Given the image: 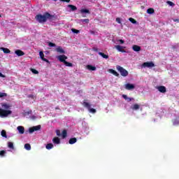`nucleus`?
<instances>
[{"mask_svg": "<svg viewBox=\"0 0 179 179\" xmlns=\"http://www.w3.org/2000/svg\"><path fill=\"white\" fill-rule=\"evenodd\" d=\"M144 68H153L155 66V63L153 62H147L143 64Z\"/></svg>", "mask_w": 179, "mask_h": 179, "instance_id": "obj_7", "label": "nucleus"}, {"mask_svg": "<svg viewBox=\"0 0 179 179\" xmlns=\"http://www.w3.org/2000/svg\"><path fill=\"white\" fill-rule=\"evenodd\" d=\"M80 22H82L83 23H89V19H82L80 20Z\"/></svg>", "mask_w": 179, "mask_h": 179, "instance_id": "obj_39", "label": "nucleus"}, {"mask_svg": "<svg viewBox=\"0 0 179 179\" xmlns=\"http://www.w3.org/2000/svg\"><path fill=\"white\" fill-rule=\"evenodd\" d=\"M2 108H0V117L1 118H6V117L12 114V110H10V106L6 103H1Z\"/></svg>", "mask_w": 179, "mask_h": 179, "instance_id": "obj_1", "label": "nucleus"}, {"mask_svg": "<svg viewBox=\"0 0 179 179\" xmlns=\"http://www.w3.org/2000/svg\"><path fill=\"white\" fill-rule=\"evenodd\" d=\"M68 8H70L71 10H72V12H74V10H77L78 8H76V6L72 5V4H69L68 5Z\"/></svg>", "mask_w": 179, "mask_h": 179, "instance_id": "obj_20", "label": "nucleus"}, {"mask_svg": "<svg viewBox=\"0 0 179 179\" xmlns=\"http://www.w3.org/2000/svg\"><path fill=\"white\" fill-rule=\"evenodd\" d=\"M1 135L3 136V138H8V136L6 135V131L5 130L1 131Z\"/></svg>", "mask_w": 179, "mask_h": 179, "instance_id": "obj_31", "label": "nucleus"}, {"mask_svg": "<svg viewBox=\"0 0 179 179\" xmlns=\"http://www.w3.org/2000/svg\"><path fill=\"white\" fill-rule=\"evenodd\" d=\"M57 59L60 62H63V64H64L66 62V59H68V57H66V55H62L57 56Z\"/></svg>", "mask_w": 179, "mask_h": 179, "instance_id": "obj_5", "label": "nucleus"}, {"mask_svg": "<svg viewBox=\"0 0 179 179\" xmlns=\"http://www.w3.org/2000/svg\"><path fill=\"white\" fill-rule=\"evenodd\" d=\"M64 64V65H65L66 66H70V67L73 66V64L72 63L68 62H66V61Z\"/></svg>", "mask_w": 179, "mask_h": 179, "instance_id": "obj_34", "label": "nucleus"}, {"mask_svg": "<svg viewBox=\"0 0 179 179\" xmlns=\"http://www.w3.org/2000/svg\"><path fill=\"white\" fill-rule=\"evenodd\" d=\"M66 135H68L66 130H63L62 131V138L63 139H65L66 138Z\"/></svg>", "mask_w": 179, "mask_h": 179, "instance_id": "obj_33", "label": "nucleus"}, {"mask_svg": "<svg viewBox=\"0 0 179 179\" xmlns=\"http://www.w3.org/2000/svg\"><path fill=\"white\" fill-rule=\"evenodd\" d=\"M8 146L10 149H12L13 150L15 149V147L13 146V143L12 142H8Z\"/></svg>", "mask_w": 179, "mask_h": 179, "instance_id": "obj_29", "label": "nucleus"}, {"mask_svg": "<svg viewBox=\"0 0 179 179\" xmlns=\"http://www.w3.org/2000/svg\"><path fill=\"white\" fill-rule=\"evenodd\" d=\"M33 111L32 110H29L27 112H24V115H30V114H32Z\"/></svg>", "mask_w": 179, "mask_h": 179, "instance_id": "obj_40", "label": "nucleus"}, {"mask_svg": "<svg viewBox=\"0 0 179 179\" xmlns=\"http://www.w3.org/2000/svg\"><path fill=\"white\" fill-rule=\"evenodd\" d=\"M110 73H113V75H114L115 76H117V78L118 76H120V73H118L115 70L110 69Z\"/></svg>", "mask_w": 179, "mask_h": 179, "instance_id": "obj_23", "label": "nucleus"}, {"mask_svg": "<svg viewBox=\"0 0 179 179\" xmlns=\"http://www.w3.org/2000/svg\"><path fill=\"white\" fill-rule=\"evenodd\" d=\"M173 22H177L178 23H179V19H173Z\"/></svg>", "mask_w": 179, "mask_h": 179, "instance_id": "obj_47", "label": "nucleus"}, {"mask_svg": "<svg viewBox=\"0 0 179 179\" xmlns=\"http://www.w3.org/2000/svg\"><path fill=\"white\" fill-rule=\"evenodd\" d=\"M1 50H2L4 54H10V50L6 48H1Z\"/></svg>", "mask_w": 179, "mask_h": 179, "instance_id": "obj_22", "label": "nucleus"}, {"mask_svg": "<svg viewBox=\"0 0 179 179\" xmlns=\"http://www.w3.org/2000/svg\"><path fill=\"white\" fill-rule=\"evenodd\" d=\"M62 1V2H67L69 3V2H71V0H60Z\"/></svg>", "mask_w": 179, "mask_h": 179, "instance_id": "obj_45", "label": "nucleus"}, {"mask_svg": "<svg viewBox=\"0 0 179 179\" xmlns=\"http://www.w3.org/2000/svg\"><path fill=\"white\" fill-rule=\"evenodd\" d=\"M115 48L117 49V50L120 51V52H125V50H124V48H125V47H124V46L116 45Z\"/></svg>", "mask_w": 179, "mask_h": 179, "instance_id": "obj_14", "label": "nucleus"}, {"mask_svg": "<svg viewBox=\"0 0 179 179\" xmlns=\"http://www.w3.org/2000/svg\"><path fill=\"white\" fill-rule=\"evenodd\" d=\"M83 17H86V15H83Z\"/></svg>", "mask_w": 179, "mask_h": 179, "instance_id": "obj_51", "label": "nucleus"}, {"mask_svg": "<svg viewBox=\"0 0 179 179\" xmlns=\"http://www.w3.org/2000/svg\"><path fill=\"white\" fill-rule=\"evenodd\" d=\"M56 51L57 52H59V54H65V50H64L61 47L57 48Z\"/></svg>", "mask_w": 179, "mask_h": 179, "instance_id": "obj_19", "label": "nucleus"}, {"mask_svg": "<svg viewBox=\"0 0 179 179\" xmlns=\"http://www.w3.org/2000/svg\"><path fill=\"white\" fill-rule=\"evenodd\" d=\"M56 134H57V136H61V131L56 130Z\"/></svg>", "mask_w": 179, "mask_h": 179, "instance_id": "obj_42", "label": "nucleus"}, {"mask_svg": "<svg viewBox=\"0 0 179 179\" xmlns=\"http://www.w3.org/2000/svg\"><path fill=\"white\" fill-rule=\"evenodd\" d=\"M39 55H40L41 59H42V61H44L45 62H50V61H48V59L44 57V52L43 51H41L39 52Z\"/></svg>", "mask_w": 179, "mask_h": 179, "instance_id": "obj_10", "label": "nucleus"}, {"mask_svg": "<svg viewBox=\"0 0 179 179\" xmlns=\"http://www.w3.org/2000/svg\"><path fill=\"white\" fill-rule=\"evenodd\" d=\"M29 97H31V99H33V97H34V96L33 94H30V95H29Z\"/></svg>", "mask_w": 179, "mask_h": 179, "instance_id": "obj_49", "label": "nucleus"}, {"mask_svg": "<svg viewBox=\"0 0 179 179\" xmlns=\"http://www.w3.org/2000/svg\"><path fill=\"white\" fill-rule=\"evenodd\" d=\"M50 47H55V45H50Z\"/></svg>", "mask_w": 179, "mask_h": 179, "instance_id": "obj_54", "label": "nucleus"}, {"mask_svg": "<svg viewBox=\"0 0 179 179\" xmlns=\"http://www.w3.org/2000/svg\"><path fill=\"white\" fill-rule=\"evenodd\" d=\"M52 142L53 143H55V145H59V143H61V140L59 139V138L58 137H55L52 139Z\"/></svg>", "mask_w": 179, "mask_h": 179, "instance_id": "obj_13", "label": "nucleus"}, {"mask_svg": "<svg viewBox=\"0 0 179 179\" xmlns=\"http://www.w3.org/2000/svg\"><path fill=\"white\" fill-rule=\"evenodd\" d=\"M116 22L119 23V24H121V18L117 17L116 18Z\"/></svg>", "mask_w": 179, "mask_h": 179, "instance_id": "obj_43", "label": "nucleus"}, {"mask_svg": "<svg viewBox=\"0 0 179 179\" xmlns=\"http://www.w3.org/2000/svg\"><path fill=\"white\" fill-rule=\"evenodd\" d=\"M132 48L134 51H136V52L141 51V46L139 45H133Z\"/></svg>", "mask_w": 179, "mask_h": 179, "instance_id": "obj_21", "label": "nucleus"}, {"mask_svg": "<svg viewBox=\"0 0 179 179\" xmlns=\"http://www.w3.org/2000/svg\"><path fill=\"white\" fill-rule=\"evenodd\" d=\"M92 51H95V52H99V48H93Z\"/></svg>", "mask_w": 179, "mask_h": 179, "instance_id": "obj_44", "label": "nucleus"}, {"mask_svg": "<svg viewBox=\"0 0 179 179\" xmlns=\"http://www.w3.org/2000/svg\"><path fill=\"white\" fill-rule=\"evenodd\" d=\"M92 34H93L94 32L93 31H91Z\"/></svg>", "mask_w": 179, "mask_h": 179, "instance_id": "obj_52", "label": "nucleus"}, {"mask_svg": "<svg viewBox=\"0 0 179 179\" xmlns=\"http://www.w3.org/2000/svg\"><path fill=\"white\" fill-rule=\"evenodd\" d=\"M8 96V94L3 93V92H0V98L2 99V97H6Z\"/></svg>", "mask_w": 179, "mask_h": 179, "instance_id": "obj_38", "label": "nucleus"}, {"mask_svg": "<svg viewBox=\"0 0 179 179\" xmlns=\"http://www.w3.org/2000/svg\"><path fill=\"white\" fill-rule=\"evenodd\" d=\"M0 78H5V75L2 74V73H0Z\"/></svg>", "mask_w": 179, "mask_h": 179, "instance_id": "obj_46", "label": "nucleus"}, {"mask_svg": "<svg viewBox=\"0 0 179 179\" xmlns=\"http://www.w3.org/2000/svg\"><path fill=\"white\" fill-rule=\"evenodd\" d=\"M24 148L27 150H31V145H30V144L29 143H26L24 145Z\"/></svg>", "mask_w": 179, "mask_h": 179, "instance_id": "obj_30", "label": "nucleus"}, {"mask_svg": "<svg viewBox=\"0 0 179 179\" xmlns=\"http://www.w3.org/2000/svg\"><path fill=\"white\" fill-rule=\"evenodd\" d=\"M17 129L19 132V134H20L21 135H23V134H24V127L22 126H18L17 127Z\"/></svg>", "mask_w": 179, "mask_h": 179, "instance_id": "obj_11", "label": "nucleus"}, {"mask_svg": "<svg viewBox=\"0 0 179 179\" xmlns=\"http://www.w3.org/2000/svg\"><path fill=\"white\" fill-rule=\"evenodd\" d=\"M147 13H148L149 15H153V13H155V9H153V8H148L147 10Z\"/></svg>", "mask_w": 179, "mask_h": 179, "instance_id": "obj_27", "label": "nucleus"}, {"mask_svg": "<svg viewBox=\"0 0 179 179\" xmlns=\"http://www.w3.org/2000/svg\"><path fill=\"white\" fill-rule=\"evenodd\" d=\"M50 17H51V15L48 13H45L43 15H37L36 16V19L39 23H44L47 22V19H50Z\"/></svg>", "mask_w": 179, "mask_h": 179, "instance_id": "obj_2", "label": "nucleus"}, {"mask_svg": "<svg viewBox=\"0 0 179 179\" xmlns=\"http://www.w3.org/2000/svg\"><path fill=\"white\" fill-rule=\"evenodd\" d=\"M53 1H55V2H57L58 0H53Z\"/></svg>", "mask_w": 179, "mask_h": 179, "instance_id": "obj_53", "label": "nucleus"}, {"mask_svg": "<svg viewBox=\"0 0 179 179\" xmlns=\"http://www.w3.org/2000/svg\"><path fill=\"white\" fill-rule=\"evenodd\" d=\"M86 68L88 69V71H96V66L90 64L87 65Z\"/></svg>", "mask_w": 179, "mask_h": 179, "instance_id": "obj_16", "label": "nucleus"}, {"mask_svg": "<svg viewBox=\"0 0 179 179\" xmlns=\"http://www.w3.org/2000/svg\"><path fill=\"white\" fill-rule=\"evenodd\" d=\"M52 148H54V145L52 143H48L46 145V149H48V150H50V149H52Z\"/></svg>", "mask_w": 179, "mask_h": 179, "instance_id": "obj_28", "label": "nucleus"}, {"mask_svg": "<svg viewBox=\"0 0 179 179\" xmlns=\"http://www.w3.org/2000/svg\"><path fill=\"white\" fill-rule=\"evenodd\" d=\"M131 110H139V104L135 103L131 106Z\"/></svg>", "mask_w": 179, "mask_h": 179, "instance_id": "obj_24", "label": "nucleus"}, {"mask_svg": "<svg viewBox=\"0 0 179 179\" xmlns=\"http://www.w3.org/2000/svg\"><path fill=\"white\" fill-rule=\"evenodd\" d=\"M48 45H55V44H54L52 43H49Z\"/></svg>", "mask_w": 179, "mask_h": 179, "instance_id": "obj_48", "label": "nucleus"}, {"mask_svg": "<svg viewBox=\"0 0 179 179\" xmlns=\"http://www.w3.org/2000/svg\"><path fill=\"white\" fill-rule=\"evenodd\" d=\"M115 44H118V45L124 44V40H122V39H116L115 41Z\"/></svg>", "mask_w": 179, "mask_h": 179, "instance_id": "obj_25", "label": "nucleus"}, {"mask_svg": "<svg viewBox=\"0 0 179 179\" xmlns=\"http://www.w3.org/2000/svg\"><path fill=\"white\" fill-rule=\"evenodd\" d=\"M99 55H100L101 57H102V58H104V59H108V55H106L103 52H99Z\"/></svg>", "mask_w": 179, "mask_h": 179, "instance_id": "obj_17", "label": "nucleus"}, {"mask_svg": "<svg viewBox=\"0 0 179 179\" xmlns=\"http://www.w3.org/2000/svg\"><path fill=\"white\" fill-rule=\"evenodd\" d=\"M15 54L17 55V57H23V55H24V52L21 50H17L15 51Z\"/></svg>", "mask_w": 179, "mask_h": 179, "instance_id": "obj_9", "label": "nucleus"}, {"mask_svg": "<svg viewBox=\"0 0 179 179\" xmlns=\"http://www.w3.org/2000/svg\"><path fill=\"white\" fill-rule=\"evenodd\" d=\"M83 106L84 107H85V108H87L90 111V113H92V114H94L96 113V109L94 108H91L92 105H90V103H89L88 102H86V101H84L83 102Z\"/></svg>", "mask_w": 179, "mask_h": 179, "instance_id": "obj_4", "label": "nucleus"}, {"mask_svg": "<svg viewBox=\"0 0 179 179\" xmlns=\"http://www.w3.org/2000/svg\"><path fill=\"white\" fill-rule=\"evenodd\" d=\"M31 71L32 72V73H34V75H38V71L34 69H31Z\"/></svg>", "mask_w": 179, "mask_h": 179, "instance_id": "obj_36", "label": "nucleus"}, {"mask_svg": "<svg viewBox=\"0 0 179 179\" xmlns=\"http://www.w3.org/2000/svg\"><path fill=\"white\" fill-rule=\"evenodd\" d=\"M116 69L120 72L121 76H123L124 78L128 76V71H127L125 69H124L122 66L117 65L116 66Z\"/></svg>", "mask_w": 179, "mask_h": 179, "instance_id": "obj_3", "label": "nucleus"}, {"mask_svg": "<svg viewBox=\"0 0 179 179\" xmlns=\"http://www.w3.org/2000/svg\"><path fill=\"white\" fill-rule=\"evenodd\" d=\"M5 155H6V151H5V150L0 151V156L1 157H3V156H5Z\"/></svg>", "mask_w": 179, "mask_h": 179, "instance_id": "obj_37", "label": "nucleus"}, {"mask_svg": "<svg viewBox=\"0 0 179 179\" xmlns=\"http://www.w3.org/2000/svg\"><path fill=\"white\" fill-rule=\"evenodd\" d=\"M124 88L126 90H134V89H135V85L134 84L127 83L124 85Z\"/></svg>", "mask_w": 179, "mask_h": 179, "instance_id": "obj_8", "label": "nucleus"}, {"mask_svg": "<svg viewBox=\"0 0 179 179\" xmlns=\"http://www.w3.org/2000/svg\"><path fill=\"white\" fill-rule=\"evenodd\" d=\"M1 15H0V17H1Z\"/></svg>", "mask_w": 179, "mask_h": 179, "instance_id": "obj_55", "label": "nucleus"}, {"mask_svg": "<svg viewBox=\"0 0 179 179\" xmlns=\"http://www.w3.org/2000/svg\"><path fill=\"white\" fill-rule=\"evenodd\" d=\"M40 129H41V125H37L29 128V134H33L34 131H40Z\"/></svg>", "mask_w": 179, "mask_h": 179, "instance_id": "obj_6", "label": "nucleus"}, {"mask_svg": "<svg viewBox=\"0 0 179 179\" xmlns=\"http://www.w3.org/2000/svg\"><path fill=\"white\" fill-rule=\"evenodd\" d=\"M80 13L83 15V13H88L90 14V11L87 9L83 8L80 10Z\"/></svg>", "mask_w": 179, "mask_h": 179, "instance_id": "obj_26", "label": "nucleus"}, {"mask_svg": "<svg viewBox=\"0 0 179 179\" xmlns=\"http://www.w3.org/2000/svg\"><path fill=\"white\" fill-rule=\"evenodd\" d=\"M157 89L160 92V93H166V87L164 86H159Z\"/></svg>", "mask_w": 179, "mask_h": 179, "instance_id": "obj_12", "label": "nucleus"}, {"mask_svg": "<svg viewBox=\"0 0 179 179\" xmlns=\"http://www.w3.org/2000/svg\"><path fill=\"white\" fill-rule=\"evenodd\" d=\"M166 3H168V5H170V6H174V3H173L172 1H168Z\"/></svg>", "mask_w": 179, "mask_h": 179, "instance_id": "obj_41", "label": "nucleus"}, {"mask_svg": "<svg viewBox=\"0 0 179 179\" xmlns=\"http://www.w3.org/2000/svg\"><path fill=\"white\" fill-rule=\"evenodd\" d=\"M76 142H78V139L75 137L70 138L69 141L70 145H73V143H76Z\"/></svg>", "mask_w": 179, "mask_h": 179, "instance_id": "obj_15", "label": "nucleus"}, {"mask_svg": "<svg viewBox=\"0 0 179 179\" xmlns=\"http://www.w3.org/2000/svg\"><path fill=\"white\" fill-rule=\"evenodd\" d=\"M71 31L73 32V33H74L75 34H79V33H80V31H79V30H78V29H71Z\"/></svg>", "mask_w": 179, "mask_h": 179, "instance_id": "obj_32", "label": "nucleus"}, {"mask_svg": "<svg viewBox=\"0 0 179 179\" xmlns=\"http://www.w3.org/2000/svg\"><path fill=\"white\" fill-rule=\"evenodd\" d=\"M123 99H124V100H127L128 103H129L130 101H132V100H134V98H129L128 97V96L123 94L122 95Z\"/></svg>", "mask_w": 179, "mask_h": 179, "instance_id": "obj_18", "label": "nucleus"}, {"mask_svg": "<svg viewBox=\"0 0 179 179\" xmlns=\"http://www.w3.org/2000/svg\"><path fill=\"white\" fill-rule=\"evenodd\" d=\"M129 22H131V23H133V24H136V20H135V19L130 17L129 18Z\"/></svg>", "mask_w": 179, "mask_h": 179, "instance_id": "obj_35", "label": "nucleus"}, {"mask_svg": "<svg viewBox=\"0 0 179 179\" xmlns=\"http://www.w3.org/2000/svg\"><path fill=\"white\" fill-rule=\"evenodd\" d=\"M31 118L32 120H36V116H32Z\"/></svg>", "mask_w": 179, "mask_h": 179, "instance_id": "obj_50", "label": "nucleus"}]
</instances>
